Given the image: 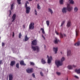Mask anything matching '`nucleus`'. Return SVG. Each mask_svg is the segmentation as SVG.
<instances>
[{"mask_svg": "<svg viewBox=\"0 0 80 80\" xmlns=\"http://www.w3.org/2000/svg\"><path fill=\"white\" fill-rule=\"evenodd\" d=\"M65 59V58H64V57H62L61 59V62L60 61L58 60L55 61V63L57 65V67H59L60 66L62 65H63V63L62 62L64 61Z\"/></svg>", "mask_w": 80, "mask_h": 80, "instance_id": "f257e3e1", "label": "nucleus"}, {"mask_svg": "<svg viewBox=\"0 0 80 80\" xmlns=\"http://www.w3.org/2000/svg\"><path fill=\"white\" fill-rule=\"evenodd\" d=\"M32 49L33 51H36L37 52H40V48L38 46H33L32 45Z\"/></svg>", "mask_w": 80, "mask_h": 80, "instance_id": "f03ea898", "label": "nucleus"}, {"mask_svg": "<svg viewBox=\"0 0 80 80\" xmlns=\"http://www.w3.org/2000/svg\"><path fill=\"white\" fill-rule=\"evenodd\" d=\"M34 22H33L30 23L29 27V30H33L34 29Z\"/></svg>", "mask_w": 80, "mask_h": 80, "instance_id": "7ed1b4c3", "label": "nucleus"}, {"mask_svg": "<svg viewBox=\"0 0 80 80\" xmlns=\"http://www.w3.org/2000/svg\"><path fill=\"white\" fill-rule=\"evenodd\" d=\"M47 58H48V63L49 64L50 63H51V61L52 60V56H50L49 57V56H48V55H47Z\"/></svg>", "mask_w": 80, "mask_h": 80, "instance_id": "20e7f679", "label": "nucleus"}, {"mask_svg": "<svg viewBox=\"0 0 80 80\" xmlns=\"http://www.w3.org/2000/svg\"><path fill=\"white\" fill-rule=\"evenodd\" d=\"M67 9L68 11L69 12H70L72 11V10L73 9V7L72 6H71L69 4H68L67 6Z\"/></svg>", "mask_w": 80, "mask_h": 80, "instance_id": "39448f33", "label": "nucleus"}, {"mask_svg": "<svg viewBox=\"0 0 80 80\" xmlns=\"http://www.w3.org/2000/svg\"><path fill=\"white\" fill-rule=\"evenodd\" d=\"M33 71V69L32 68H28L26 69V72L27 73H32Z\"/></svg>", "mask_w": 80, "mask_h": 80, "instance_id": "423d86ee", "label": "nucleus"}, {"mask_svg": "<svg viewBox=\"0 0 80 80\" xmlns=\"http://www.w3.org/2000/svg\"><path fill=\"white\" fill-rule=\"evenodd\" d=\"M31 44L33 45H37V41L36 39L33 40V41L32 42Z\"/></svg>", "mask_w": 80, "mask_h": 80, "instance_id": "0eeeda50", "label": "nucleus"}, {"mask_svg": "<svg viewBox=\"0 0 80 80\" xmlns=\"http://www.w3.org/2000/svg\"><path fill=\"white\" fill-rule=\"evenodd\" d=\"M59 42V40L57 38H55L53 42L55 44H58V42Z\"/></svg>", "mask_w": 80, "mask_h": 80, "instance_id": "6e6552de", "label": "nucleus"}, {"mask_svg": "<svg viewBox=\"0 0 80 80\" xmlns=\"http://www.w3.org/2000/svg\"><path fill=\"white\" fill-rule=\"evenodd\" d=\"M31 8L29 7H28L26 8V13H29L30 11Z\"/></svg>", "mask_w": 80, "mask_h": 80, "instance_id": "1a4fd4ad", "label": "nucleus"}, {"mask_svg": "<svg viewBox=\"0 0 80 80\" xmlns=\"http://www.w3.org/2000/svg\"><path fill=\"white\" fill-rule=\"evenodd\" d=\"M71 50L70 49H68L67 52V55L68 57H70V56H71Z\"/></svg>", "mask_w": 80, "mask_h": 80, "instance_id": "9d476101", "label": "nucleus"}, {"mask_svg": "<svg viewBox=\"0 0 80 80\" xmlns=\"http://www.w3.org/2000/svg\"><path fill=\"white\" fill-rule=\"evenodd\" d=\"M53 51L55 52V54L57 53V51H58V47L53 48Z\"/></svg>", "mask_w": 80, "mask_h": 80, "instance_id": "9b49d317", "label": "nucleus"}, {"mask_svg": "<svg viewBox=\"0 0 80 80\" xmlns=\"http://www.w3.org/2000/svg\"><path fill=\"white\" fill-rule=\"evenodd\" d=\"M71 25H72L71 21H68L67 23V27H71Z\"/></svg>", "mask_w": 80, "mask_h": 80, "instance_id": "f8f14e48", "label": "nucleus"}, {"mask_svg": "<svg viewBox=\"0 0 80 80\" xmlns=\"http://www.w3.org/2000/svg\"><path fill=\"white\" fill-rule=\"evenodd\" d=\"M62 12L63 13H67V8H64L62 9Z\"/></svg>", "mask_w": 80, "mask_h": 80, "instance_id": "ddd939ff", "label": "nucleus"}, {"mask_svg": "<svg viewBox=\"0 0 80 80\" xmlns=\"http://www.w3.org/2000/svg\"><path fill=\"white\" fill-rule=\"evenodd\" d=\"M16 18V15L15 14H14L12 17V22H13L14 20H15V18Z\"/></svg>", "mask_w": 80, "mask_h": 80, "instance_id": "4468645a", "label": "nucleus"}, {"mask_svg": "<svg viewBox=\"0 0 80 80\" xmlns=\"http://www.w3.org/2000/svg\"><path fill=\"white\" fill-rule=\"evenodd\" d=\"M75 72H76L78 74H80V68H79L78 69H75Z\"/></svg>", "mask_w": 80, "mask_h": 80, "instance_id": "2eb2a0df", "label": "nucleus"}, {"mask_svg": "<svg viewBox=\"0 0 80 80\" xmlns=\"http://www.w3.org/2000/svg\"><path fill=\"white\" fill-rule=\"evenodd\" d=\"M15 64V61H12L11 62L10 65L12 66V67H13V66Z\"/></svg>", "mask_w": 80, "mask_h": 80, "instance_id": "dca6fc26", "label": "nucleus"}, {"mask_svg": "<svg viewBox=\"0 0 80 80\" xmlns=\"http://www.w3.org/2000/svg\"><path fill=\"white\" fill-rule=\"evenodd\" d=\"M74 10L75 13H77V12H78V7H75L74 8Z\"/></svg>", "mask_w": 80, "mask_h": 80, "instance_id": "f3484780", "label": "nucleus"}, {"mask_svg": "<svg viewBox=\"0 0 80 80\" xmlns=\"http://www.w3.org/2000/svg\"><path fill=\"white\" fill-rule=\"evenodd\" d=\"M68 68L69 70H72L73 69V66L71 65H69L68 66Z\"/></svg>", "mask_w": 80, "mask_h": 80, "instance_id": "a211bd4d", "label": "nucleus"}, {"mask_svg": "<svg viewBox=\"0 0 80 80\" xmlns=\"http://www.w3.org/2000/svg\"><path fill=\"white\" fill-rule=\"evenodd\" d=\"M29 38H28V37H27V36L26 35L24 37V40L26 42L28 40Z\"/></svg>", "mask_w": 80, "mask_h": 80, "instance_id": "6ab92c4d", "label": "nucleus"}, {"mask_svg": "<svg viewBox=\"0 0 80 80\" xmlns=\"http://www.w3.org/2000/svg\"><path fill=\"white\" fill-rule=\"evenodd\" d=\"M20 64L21 65H26V64H25L23 61H21L20 62Z\"/></svg>", "mask_w": 80, "mask_h": 80, "instance_id": "aec40b11", "label": "nucleus"}, {"mask_svg": "<svg viewBox=\"0 0 80 80\" xmlns=\"http://www.w3.org/2000/svg\"><path fill=\"white\" fill-rule=\"evenodd\" d=\"M9 80H12L13 79V76L12 75L10 74L9 76Z\"/></svg>", "mask_w": 80, "mask_h": 80, "instance_id": "412c9836", "label": "nucleus"}, {"mask_svg": "<svg viewBox=\"0 0 80 80\" xmlns=\"http://www.w3.org/2000/svg\"><path fill=\"white\" fill-rule=\"evenodd\" d=\"M80 42H78L77 43H76L74 44L75 46H76V47H78L80 45Z\"/></svg>", "mask_w": 80, "mask_h": 80, "instance_id": "4be33fe9", "label": "nucleus"}, {"mask_svg": "<svg viewBox=\"0 0 80 80\" xmlns=\"http://www.w3.org/2000/svg\"><path fill=\"white\" fill-rule=\"evenodd\" d=\"M69 3H70V4H74L75 3L73 0H69Z\"/></svg>", "mask_w": 80, "mask_h": 80, "instance_id": "5701e85b", "label": "nucleus"}, {"mask_svg": "<svg viewBox=\"0 0 80 80\" xmlns=\"http://www.w3.org/2000/svg\"><path fill=\"white\" fill-rule=\"evenodd\" d=\"M78 33H79V31L78 29H76V36H77L78 35Z\"/></svg>", "mask_w": 80, "mask_h": 80, "instance_id": "b1692460", "label": "nucleus"}, {"mask_svg": "<svg viewBox=\"0 0 80 80\" xmlns=\"http://www.w3.org/2000/svg\"><path fill=\"white\" fill-rule=\"evenodd\" d=\"M48 12H50L51 14H52V13H53V11H52V9L49 8L48 10Z\"/></svg>", "mask_w": 80, "mask_h": 80, "instance_id": "393cba45", "label": "nucleus"}, {"mask_svg": "<svg viewBox=\"0 0 80 80\" xmlns=\"http://www.w3.org/2000/svg\"><path fill=\"white\" fill-rule=\"evenodd\" d=\"M41 62L42 64H45V63H46V62H45V60H43V59H42Z\"/></svg>", "mask_w": 80, "mask_h": 80, "instance_id": "a878e982", "label": "nucleus"}, {"mask_svg": "<svg viewBox=\"0 0 80 80\" xmlns=\"http://www.w3.org/2000/svg\"><path fill=\"white\" fill-rule=\"evenodd\" d=\"M13 3H13V4H12L11 6V10H12L13 9Z\"/></svg>", "mask_w": 80, "mask_h": 80, "instance_id": "bb28decb", "label": "nucleus"}, {"mask_svg": "<svg viewBox=\"0 0 80 80\" xmlns=\"http://www.w3.org/2000/svg\"><path fill=\"white\" fill-rule=\"evenodd\" d=\"M46 23L48 27L50 25V21H46Z\"/></svg>", "mask_w": 80, "mask_h": 80, "instance_id": "cd10ccee", "label": "nucleus"}, {"mask_svg": "<svg viewBox=\"0 0 80 80\" xmlns=\"http://www.w3.org/2000/svg\"><path fill=\"white\" fill-rule=\"evenodd\" d=\"M59 3L60 4H63V0H59Z\"/></svg>", "mask_w": 80, "mask_h": 80, "instance_id": "c85d7f7f", "label": "nucleus"}, {"mask_svg": "<svg viewBox=\"0 0 80 80\" xmlns=\"http://www.w3.org/2000/svg\"><path fill=\"white\" fill-rule=\"evenodd\" d=\"M41 30H42V33L43 34H45V31H44V29H43V28H41Z\"/></svg>", "mask_w": 80, "mask_h": 80, "instance_id": "c756f323", "label": "nucleus"}, {"mask_svg": "<svg viewBox=\"0 0 80 80\" xmlns=\"http://www.w3.org/2000/svg\"><path fill=\"white\" fill-rule=\"evenodd\" d=\"M16 67L17 68H19V64L18 63H17L16 65Z\"/></svg>", "mask_w": 80, "mask_h": 80, "instance_id": "7c9ffc66", "label": "nucleus"}, {"mask_svg": "<svg viewBox=\"0 0 80 80\" xmlns=\"http://www.w3.org/2000/svg\"><path fill=\"white\" fill-rule=\"evenodd\" d=\"M37 8L38 9V10H39V9H40V5H39V4H37Z\"/></svg>", "mask_w": 80, "mask_h": 80, "instance_id": "2f4dec72", "label": "nucleus"}, {"mask_svg": "<svg viewBox=\"0 0 80 80\" xmlns=\"http://www.w3.org/2000/svg\"><path fill=\"white\" fill-rule=\"evenodd\" d=\"M30 64L31 65L33 66L35 65V63L33 62H30Z\"/></svg>", "mask_w": 80, "mask_h": 80, "instance_id": "473e14b6", "label": "nucleus"}, {"mask_svg": "<svg viewBox=\"0 0 80 80\" xmlns=\"http://www.w3.org/2000/svg\"><path fill=\"white\" fill-rule=\"evenodd\" d=\"M65 21H63L61 25V26H63L64 23H65Z\"/></svg>", "mask_w": 80, "mask_h": 80, "instance_id": "72a5a7b5", "label": "nucleus"}, {"mask_svg": "<svg viewBox=\"0 0 80 80\" xmlns=\"http://www.w3.org/2000/svg\"><path fill=\"white\" fill-rule=\"evenodd\" d=\"M22 36L21 33H20L19 34V38H21V37Z\"/></svg>", "mask_w": 80, "mask_h": 80, "instance_id": "f704fd0d", "label": "nucleus"}, {"mask_svg": "<svg viewBox=\"0 0 80 80\" xmlns=\"http://www.w3.org/2000/svg\"><path fill=\"white\" fill-rule=\"evenodd\" d=\"M21 0H17V2L18 4H20L21 3V2H20Z\"/></svg>", "mask_w": 80, "mask_h": 80, "instance_id": "c9c22d12", "label": "nucleus"}, {"mask_svg": "<svg viewBox=\"0 0 80 80\" xmlns=\"http://www.w3.org/2000/svg\"><path fill=\"white\" fill-rule=\"evenodd\" d=\"M56 74H57L58 75H60L61 73H60V72H56Z\"/></svg>", "mask_w": 80, "mask_h": 80, "instance_id": "e433bc0d", "label": "nucleus"}, {"mask_svg": "<svg viewBox=\"0 0 80 80\" xmlns=\"http://www.w3.org/2000/svg\"><path fill=\"white\" fill-rule=\"evenodd\" d=\"M40 74L42 76V77H43V75H44L43 73L42 72H40Z\"/></svg>", "mask_w": 80, "mask_h": 80, "instance_id": "4c0bfd02", "label": "nucleus"}, {"mask_svg": "<svg viewBox=\"0 0 80 80\" xmlns=\"http://www.w3.org/2000/svg\"><path fill=\"white\" fill-rule=\"evenodd\" d=\"M60 37L61 38H63V36L61 34V33H60Z\"/></svg>", "mask_w": 80, "mask_h": 80, "instance_id": "58836bf2", "label": "nucleus"}, {"mask_svg": "<svg viewBox=\"0 0 80 80\" xmlns=\"http://www.w3.org/2000/svg\"><path fill=\"white\" fill-rule=\"evenodd\" d=\"M72 67H74V68H75L76 67H77V65H75L74 64L72 65Z\"/></svg>", "mask_w": 80, "mask_h": 80, "instance_id": "ea45409f", "label": "nucleus"}, {"mask_svg": "<svg viewBox=\"0 0 80 80\" xmlns=\"http://www.w3.org/2000/svg\"><path fill=\"white\" fill-rule=\"evenodd\" d=\"M74 77H75V78H78V76L76 75H75L74 76Z\"/></svg>", "mask_w": 80, "mask_h": 80, "instance_id": "a19ab883", "label": "nucleus"}, {"mask_svg": "<svg viewBox=\"0 0 80 80\" xmlns=\"http://www.w3.org/2000/svg\"><path fill=\"white\" fill-rule=\"evenodd\" d=\"M9 12H10V14L9 15V17H10V15H11V14H12V12L11 11V10H9Z\"/></svg>", "mask_w": 80, "mask_h": 80, "instance_id": "79ce46f5", "label": "nucleus"}, {"mask_svg": "<svg viewBox=\"0 0 80 80\" xmlns=\"http://www.w3.org/2000/svg\"><path fill=\"white\" fill-rule=\"evenodd\" d=\"M32 75L33 77L35 78V74H34V73H32Z\"/></svg>", "mask_w": 80, "mask_h": 80, "instance_id": "37998d69", "label": "nucleus"}, {"mask_svg": "<svg viewBox=\"0 0 80 80\" xmlns=\"http://www.w3.org/2000/svg\"><path fill=\"white\" fill-rule=\"evenodd\" d=\"M5 45V43L3 42L2 43V46L3 47Z\"/></svg>", "mask_w": 80, "mask_h": 80, "instance_id": "c03bdc74", "label": "nucleus"}, {"mask_svg": "<svg viewBox=\"0 0 80 80\" xmlns=\"http://www.w3.org/2000/svg\"><path fill=\"white\" fill-rule=\"evenodd\" d=\"M14 36H15V33H14V32H13L12 37H14Z\"/></svg>", "mask_w": 80, "mask_h": 80, "instance_id": "a18cd8bd", "label": "nucleus"}, {"mask_svg": "<svg viewBox=\"0 0 80 80\" xmlns=\"http://www.w3.org/2000/svg\"><path fill=\"white\" fill-rule=\"evenodd\" d=\"M25 7L26 8H27V3H25Z\"/></svg>", "mask_w": 80, "mask_h": 80, "instance_id": "49530a36", "label": "nucleus"}, {"mask_svg": "<svg viewBox=\"0 0 80 80\" xmlns=\"http://www.w3.org/2000/svg\"><path fill=\"white\" fill-rule=\"evenodd\" d=\"M42 38H43L44 40H45V37L43 36V35H42Z\"/></svg>", "mask_w": 80, "mask_h": 80, "instance_id": "de8ad7c7", "label": "nucleus"}, {"mask_svg": "<svg viewBox=\"0 0 80 80\" xmlns=\"http://www.w3.org/2000/svg\"><path fill=\"white\" fill-rule=\"evenodd\" d=\"M56 33L57 34V35H58V32H56Z\"/></svg>", "mask_w": 80, "mask_h": 80, "instance_id": "09e8293b", "label": "nucleus"}, {"mask_svg": "<svg viewBox=\"0 0 80 80\" xmlns=\"http://www.w3.org/2000/svg\"><path fill=\"white\" fill-rule=\"evenodd\" d=\"M2 63V60H1L0 61V65Z\"/></svg>", "mask_w": 80, "mask_h": 80, "instance_id": "8fccbe9b", "label": "nucleus"}, {"mask_svg": "<svg viewBox=\"0 0 80 80\" xmlns=\"http://www.w3.org/2000/svg\"><path fill=\"white\" fill-rule=\"evenodd\" d=\"M26 3H27V4H28L29 3L28 2V1L26 2Z\"/></svg>", "mask_w": 80, "mask_h": 80, "instance_id": "3c124183", "label": "nucleus"}, {"mask_svg": "<svg viewBox=\"0 0 80 80\" xmlns=\"http://www.w3.org/2000/svg\"><path fill=\"white\" fill-rule=\"evenodd\" d=\"M23 27L24 28H25V25H23Z\"/></svg>", "mask_w": 80, "mask_h": 80, "instance_id": "603ef678", "label": "nucleus"}, {"mask_svg": "<svg viewBox=\"0 0 80 80\" xmlns=\"http://www.w3.org/2000/svg\"><path fill=\"white\" fill-rule=\"evenodd\" d=\"M44 47L45 49H46V46L45 45H44Z\"/></svg>", "mask_w": 80, "mask_h": 80, "instance_id": "864d4df0", "label": "nucleus"}, {"mask_svg": "<svg viewBox=\"0 0 80 80\" xmlns=\"http://www.w3.org/2000/svg\"><path fill=\"white\" fill-rule=\"evenodd\" d=\"M34 12H35V13H37V11L36 10V9H35V10Z\"/></svg>", "mask_w": 80, "mask_h": 80, "instance_id": "5fc2aeb1", "label": "nucleus"}, {"mask_svg": "<svg viewBox=\"0 0 80 80\" xmlns=\"http://www.w3.org/2000/svg\"><path fill=\"white\" fill-rule=\"evenodd\" d=\"M64 36L65 37H66V34H64Z\"/></svg>", "mask_w": 80, "mask_h": 80, "instance_id": "6e6d98bb", "label": "nucleus"}, {"mask_svg": "<svg viewBox=\"0 0 80 80\" xmlns=\"http://www.w3.org/2000/svg\"><path fill=\"white\" fill-rule=\"evenodd\" d=\"M35 14L36 15H37V12H35Z\"/></svg>", "mask_w": 80, "mask_h": 80, "instance_id": "4d7b16f0", "label": "nucleus"}, {"mask_svg": "<svg viewBox=\"0 0 80 80\" xmlns=\"http://www.w3.org/2000/svg\"><path fill=\"white\" fill-rule=\"evenodd\" d=\"M60 53H61V54H62V52H60Z\"/></svg>", "mask_w": 80, "mask_h": 80, "instance_id": "13d9d810", "label": "nucleus"}, {"mask_svg": "<svg viewBox=\"0 0 80 80\" xmlns=\"http://www.w3.org/2000/svg\"><path fill=\"white\" fill-rule=\"evenodd\" d=\"M29 0V1H32V0Z\"/></svg>", "mask_w": 80, "mask_h": 80, "instance_id": "bf43d9fd", "label": "nucleus"}]
</instances>
